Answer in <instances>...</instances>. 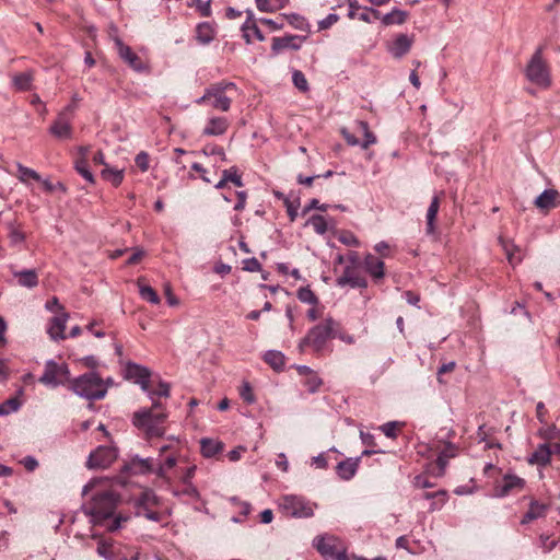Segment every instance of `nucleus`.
Here are the masks:
<instances>
[{
  "instance_id": "obj_1",
  "label": "nucleus",
  "mask_w": 560,
  "mask_h": 560,
  "mask_svg": "<svg viewBox=\"0 0 560 560\" xmlns=\"http://www.w3.org/2000/svg\"><path fill=\"white\" fill-rule=\"evenodd\" d=\"M106 483V479L94 478L83 487L82 494L86 495L92 492V497L82 505V510L93 525L106 526L108 530L114 532L121 527V522L127 521V517H113L119 495L114 490L107 489Z\"/></svg>"
},
{
  "instance_id": "obj_2",
  "label": "nucleus",
  "mask_w": 560,
  "mask_h": 560,
  "mask_svg": "<svg viewBox=\"0 0 560 560\" xmlns=\"http://www.w3.org/2000/svg\"><path fill=\"white\" fill-rule=\"evenodd\" d=\"M159 408H143L133 413L132 423L147 440L162 438L165 434L164 423L168 417L165 411H156Z\"/></svg>"
},
{
  "instance_id": "obj_3",
  "label": "nucleus",
  "mask_w": 560,
  "mask_h": 560,
  "mask_svg": "<svg viewBox=\"0 0 560 560\" xmlns=\"http://www.w3.org/2000/svg\"><path fill=\"white\" fill-rule=\"evenodd\" d=\"M70 389L81 398L100 400L106 396L107 385L96 372L91 371L73 378Z\"/></svg>"
},
{
  "instance_id": "obj_4",
  "label": "nucleus",
  "mask_w": 560,
  "mask_h": 560,
  "mask_svg": "<svg viewBox=\"0 0 560 560\" xmlns=\"http://www.w3.org/2000/svg\"><path fill=\"white\" fill-rule=\"evenodd\" d=\"M236 92L237 86L234 82H217L207 88L203 95L196 100V103L198 105L208 103L215 109L228 112L232 103L231 95Z\"/></svg>"
},
{
  "instance_id": "obj_5",
  "label": "nucleus",
  "mask_w": 560,
  "mask_h": 560,
  "mask_svg": "<svg viewBox=\"0 0 560 560\" xmlns=\"http://www.w3.org/2000/svg\"><path fill=\"white\" fill-rule=\"evenodd\" d=\"M337 327L338 324L332 318H326L308 330L307 335L299 342V351L304 352L306 347H311L315 352L323 351L326 342L336 337Z\"/></svg>"
},
{
  "instance_id": "obj_6",
  "label": "nucleus",
  "mask_w": 560,
  "mask_h": 560,
  "mask_svg": "<svg viewBox=\"0 0 560 560\" xmlns=\"http://www.w3.org/2000/svg\"><path fill=\"white\" fill-rule=\"evenodd\" d=\"M317 505L302 495L287 494L279 499V509L288 516L307 518Z\"/></svg>"
},
{
  "instance_id": "obj_7",
  "label": "nucleus",
  "mask_w": 560,
  "mask_h": 560,
  "mask_svg": "<svg viewBox=\"0 0 560 560\" xmlns=\"http://www.w3.org/2000/svg\"><path fill=\"white\" fill-rule=\"evenodd\" d=\"M526 78L532 83L547 88L550 84L549 70L542 59V48L538 47L526 67Z\"/></svg>"
},
{
  "instance_id": "obj_8",
  "label": "nucleus",
  "mask_w": 560,
  "mask_h": 560,
  "mask_svg": "<svg viewBox=\"0 0 560 560\" xmlns=\"http://www.w3.org/2000/svg\"><path fill=\"white\" fill-rule=\"evenodd\" d=\"M70 371L65 363H57L55 360H48L45 363L44 373L39 382L47 387H58L69 381Z\"/></svg>"
},
{
  "instance_id": "obj_9",
  "label": "nucleus",
  "mask_w": 560,
  "mask_h": 560,
  "mask_svg": "<svg viewBox=\"0 0 560 560\" xmlns=\"http://www.w3.org/2000/svg\"><path fill=\"white\" fill-rule=\"evenodd\" d=\"M124 376L126 380L139 385L140 388L148 395L151 401H154V394L151 393V371L135 362H127L124 368Z\"/></svg>"
},
{
  "instance_id": "obj_10",
  "label": "nucleus",
  "mask_w": 560,
  "mask_h": 560,
  "mask_svg": "<svg viewBox=\"0 0 560 560\" xmlns=\"http://www.w3.org/2000/svg\"><path fill=\"white\" fill-rule=\"evenodd\" d=\"M314 546L325 560H347L346 549L334 536H320L315 538Z\"/></svg>"
},
{
  "instance_id": "obj_11",
  "label": "nucleus",
  "mask_w": 560,
  "mask_h": 560,
  "mask_svg": "<svg viewBox=\"0 0 560 560\" xmlns=\"http://www.w3.org/2000/svg\"><path fill=\"white\" fill-rule=\"evenodd\" d=\"M75 105H67L57 116L49 128L50 135L57 139L66 140L72 137L71 120L74 116Z\"/></svg>"
},
{
  "instance_id": "obj_12",
  "label": "nucleus",
  "mask_w": 560,
  "mask_h": 560,
  "mask_svg": "<svg viewBox=\"0 0 560 560\" xmlns=\"http://www.w3.org/2000/svg\"><path fill=\"white\" fill-rule=\"evenodd\" d=\"M117 456L118 454L115 447L102 445L90 453L86 466L90 469L107 468L116 460Z\"/></svg>"
},
{
  "instance_id": "obj_13",
  "label": "nucleus",
  "mask_w": 560,
  "mask_h": 560,
  "mask_svg": "<svg viewBox=\"0 0 560 560\" xmlns=\"http://www.w3.org/2000/svg\"><path fill=\"white\" fill-rule=\"evenodd\" d=\"M182 454L180 452H172L166 456L162 457L155 463L154 474L162 479L167 486L172 483V477L170 476V471L174 469L177 463L180 460Z\"/></svg>"
},
{
  "instance_id": "obj_14",
  "label": "nucleus",
  "mask_w": 560,
  "mask_h": 560,
  "mask_svg": "<svg viewBox=\"0 0 560 560\" xmlns=\"http://www.w3.org/2000/svg\"><path fill=\"white\" fill-rule=\"evenodd\" d=\"M115 46L117 48V52L119 57L126 62L131 69L137 72H142L145 70V65L141 60V58L132 51V49L122 43L119 37L114 38Z\"/></svg>"
},
{
  "instance_id": "obj_15",
  "label": "nucleus",
  "mask_w": 560,
  "mask_h": 560,
  "mask_svg": "<svg viewBox=\"0 0 560 560\" xmlns=\"http://www.w3.org/2000/svg\"><path fill=\"white\" fill-rule=\"evenodd\" d=\"M525 487V480L516 475L506 474L494 487V495L504 498L513 491H521Z\"/></svg>"
},
{
  "instance_id": "obj_16",
  "label": "nucleus",
  "mask_w": 560,
  "mask_h": 560,
  "mask_svg": "<svg viewBox=\"0 0 560 560\" xmlns=\"http://www.w3.org/2000/svg\"><path fill=\"white\" fill-rule=\"evenodd\" d=\"M350 19H358L360 21L372 23L374 20L381 18L378 10L368 7H361L357 1H349V13Z\"/></svg>"
},
{
  "instance_id": "obj_17",
  "label": "nucleus",
  "mask_w": 560,
  "mask_h": 560,
  "mask_svg": "<svg viewBox=\"0 0 560 560\" xmlns=\"http://www.w3.org/2000/svg\"><path fill=\"white\" fill-rule=\"evenodd\" d=\"M125 469L132 475H145L155 470V460L151 457L142 458L138 455L133 456L125 466Z\"/></svg>"
},
{
  "instance_id": "obj_18",
  "label": "nucleus",
  "mask_w": 560,
  "mask_h": 560,
  "mask_svg": "<svg viewBox=\"0 0 560 560\" xmlns=\"http://www.w3.org/2000/svg\"><path fill=\"white\" fill-rule=\"evenodd\" d=\"M413 37L407 34L397 35L388 46L390 55L397 59L404 57L410 50Z\"/></svg>"
},
{
  "instance_id": "obj_19",
  "label": "nucleus",
  "mask_w": 560,
  "mask_h": 560,
  "mask_svg": "<svg viewBox=\"0 0 560 560\" xmlns=\"http://www.w3.org/2000/svg\"><path fill=\"white\" fill-rule=\"evenodd\" d=\"M68 318L69 314L67 312H60L51 318L47 328V332L52 340H60L66 338L65 329Z\"/></svg>"
},
{
  "instance_id": "obj_20",
  "label": "nucleus",
  "mask_w": 560,
  "mask_h": 560,
  "mask_svg": "<svg viewBox=\"0 0 560 560\" xmlns=\"http://www.w3.org/2000/svg\"><path fill=\"white\" fill-rule=\"evenodd\" d=\"M552 450L548 443H541L530 454L527 462L530 465L546 467L551 462Z\"/></svg>"
},
{
  "instance_id": "obj_21",
  "label": "nucleus",
  "mask_w": 560,
  "mask_h": 560,
  "mask_svg": "<svg viewBox=\"0 0 560 560\" xmlns=\"http://www.w3.org/2000/svg\"><path fill=\"white\" fill-rule=\"evenodd\" d=\"M302 46V38L300 36L291 35L284 37H275L272 39L271 49L275 54H279L285 49L299 50Z\"/></svg>"
},
{
  "instance_id": "obj_22",
  "label": "nucleus",
  "mask_w": 560,
  "mask_h": 560,
  "mask_svg": "<svg viewBox=\"0 0 560 560\" xmlns=\"http://www.w3.org/2000/svg\"><path fill=\"white\" fill-rule=\"evenodd\" d=\"M384 261L372 254H368L364 257L363 268L374 280H381L384 278Z\"/></svg>"
},
{
  "instance_id": "obj_23",
  "label": "nucleus",
  "mask_w": 560,
  "mask_h": 560,
  "mask_svg": "<svg viewBox=\"0 0 560 560\" xmlns=\"http://www.w3.org/2000/svg\"><path fill=\"white\" fill-rule=\"evenodd\" d=\"M560 194L556 189H545L536 197L534 205L540 210H549L559 206Z\"/></svg>"
},
{
  "instance_id": "obj_24",
  "label": "nucleus",
  "mask_w": 560,
  "mask_h": 560,
  "mask_svg": "<svg viewBox=\"0 0 560 560\" xmlns=\"http://www.w3.org/2000/svg\"><path fill=\"white\" fill-rule=\"evenodd\" d=\"M12 273L22 288L34 289L38 285V275L35 269L13 270Z\"/></svg>"
},
{
  "instance_id": "obj_25",
  "label": "nucleus",
  "mask_w": 560,
  "mask_h": 560,
  "mask_svg": "<svg viewBox=\"0 0 560 560\" xmlns=\"http://www.w3.org/2000/svg\"><path fill=\"white\" fill-rule=\"evenodd\" d=\"M360 458H347L346 460H342L338 463L336 467L337 475L342 480H350L354 477L357 474V470L359 468Z\"/></svg>"
},
{
  "instance_id": "obj_26",
  "label": "nucleus",
  "mask_w": 560,
  "mask_h": 560,
  "mask_svg": "<svg viewBox=\"0 0 560 560\" xmlns=\"http://www.w3.org/2000/svg\"><path fill=\"white\" fill-rule=\"evenodd\" d=\"M547 504L536 500L532 501L528 511L523 515L521 520V524H528L535 520L544 517L547 513Z\"/></svg>"
},
{
  "instance_id": "obj_27",
  "label": "nucleus",
  "mask_w": 560,
  "mask_h": 560,
  "mask_svg": "<svg viewBox=\"0 0 560 560\" xmlns=\"http://www.w3.org/2000/svg\"><path fill=\"white\" fill-rule=\"evenodd\" d=\"M229 127V121L225 117H212L208 120L203 135L206 136H221Z\"/></svg>"
},
{
  "instance_id": "obj_28",
  "label": "nucleus",
  "mask_w": 560,
  "mask_h": 560,
  "mask_svg": "<svg viewBox=\"0 0 560 560\" xmlns=\"http://www.w3.org/2000/svg\"><path fill=\"white\" fill-rule=\"evenodd\" d=\"M440 209V199L438 196H434L429 205V208L427 210V226H425V233L428 235H433L435 233V219L438 215Z\"/></svg>"
},
{
  "instance_id": "obj_29",
  "label": "nucleus",
  "mask_w": 560,
  "mask_h": 560,
  "mask_svg": "<svg viewBox=\"0 0 560 560\" xmlns=\"http://www.w3.org/2000/svg\"><path fill=\"white\" fill-rule=\"evenodd\" d=\"M223 450V444L214 439L203 438L200 440V451L203 457L210 458Z\"/></svg>"
},
{
  "instance_id": "obj_30",
  "label": "nucleus",
  "mask_w": 560,
  "mask_h": 560,
  "mask_svg": "<svg viewBox=\"0 0 560 560\" xmlns=\"http://www.w3.org/2000/svg\"><path fill=\"white\" fill-rule=\"evenodd\" d=\"M101 176L104 180L110 183L115 187H118L124 180L125 172L124 170L105 165L101 171Z\"/></svg>"
},
{
  "instance_id": "obj_31",
  "label": "nucleus",
  "mask_w": 560,
  "mask_h": 560,
  "mask_svg": "<svg viewBox=\"0 0 560 560\" xmlns=\"http://www.w3.org/2000/svg\"><path fill=\"white\" fill-rule=\"evenodd\" d=\"M383 25L389 26V25H401L406 22L407 19V12L402 11L398 8H394L390 12L384 14L380 18Z\"/></svg>"
},
{
  "instance_id": "obj_32",
  "label": "nucleus",
  "mask_w": 560,
  "mask_h": 560,
  "mask_svg": "<svg viewBox=\"0 0 560 560\" xmlns=\"http://www.w3.org/2000/svg\"><path fill=\"white\" fill-rule=\"evenodd\" d=\"M214 38V30L212 28V26L207 23V22H202V23H199L196 27V39L202 44V45H207L209 43H211Z\"/></svg>"
},
{
  "instance_id": "obj_33",
  "label": "nucleus",
  "mask_w": 560,
  "mask_h": 560,
  "mask_svg": "<svg viewBox=\"0 0 560 560\" xmlns=\"http://www.w3.org/2000/svg\"><path fill=\"white\" fill-rule=\"evenodd\" d=\"M447 498H448V495L445 490H439L435 492H425L422 495V499L429 500V501L439 499V503H430L429 511H431V512L441 510L444 506V504L446 503Z\"/></svg>"
},
{
  "instance_id": "obj_34",
  "label": "nucleus",
  "mask_w": 560,
  "mask_h": 560,
  "mask_svg": "<svg viewBox=\"0 0 560 560\" xmlns=\"http://www.w3.org/2000/svg\"><path fill=\"white\" fill-rule=\"evenodd\" d=\"M264 360L276 371H281L284 368V354L280 351H266L264 354Z\"/></svg>"
},
{
  "instance_id": "obj_35",
  "label": "nucleus",
  "mask_w": 560,
  "mask_h": 560,
  "mask_svg": "<svg viewBox=\"0 0 560 560\" xmlns=\"http://www.w3.org/2000/svg\"><path fill=\"white\" fill-rule=\"evenodd\" d=\"M243 36L247 43H250L254 38L262 42L265 36L262 35L259 27L254 22H245L242 26Z\"/></svg>"
},
{
  "instance_id": "obj_36",
  "label": "nucleus",
  "mask_w": 560,
  "mask_h": 560,
  "mask_svg": "<svg viewBox=\"0 0 560 560\" xmlns=\"http://www.w3.org/2000/svg\"><path fill=\"white\" fill-rule=\"evenodd\" d=\"M499 244L501 245L502 249L504 250V253L506 255L509 262L512 266H515L521 261L520 258H515V252H517L518 248L512 241L505 240L504 237L500 236Z\"/></svg>"
},
{
  "instance_id": "obj_37",
  "label": "nucleus",
  "mask_w": 560,
  "mask_h": 560,
  "mask_svg": "<svg viewBox=\"0 0 560 560\" xmlns=\"http://www.w3.org/2000/svg\"><path fill=\"white\" fill-rule=\"evenodd\" d=\"M33 77L30 72L19 73L13 77V85L18 91H28L32 86Z\"/></svg>"
},
{
  "instance_id": "obj_38",
  "label": "nucleus",
  "mask_w": 560,
  "mask_h": 560,
  "mask_svg": "<svg viewBox=\"0 0 560 560\" xmlns=\"http://www.w3.org/2000/svg\"><path fill=\"white\" fill-rule=\"evenodd\" d=\"M538 436L546 441H558L560 442V429L553 424H546L540 428L537 432Z\"/></svg>"
},
{
  "instance_id": "obj_39",
  "label": "nucleus",
  "mask_w": 560,
  "mask_h": 560,
  "mask_svg": "<svg viewBox=\"0 0 560 560\" xmlns=\"http://www.w3.org/2000/svg\"><path fill=\"white\" fill-rule=\"evenodd\" d=\"M74 168L86 182L94 184L95 178L92 172L89 170L86 159H75Z\"/></svg>"
},
{
  "instance_id": "obj_40",
  "label": "nucleus",
  "mask_w": 560,
  "mask_h": 560,
  "mask_svg": "<svg viewBox=\"0 0 560 560\" xmlns=\"http://www.w3.org/2000/svg\"><path fill=\"white\" fill-rule=\"evenodd\" d=\"M154 394V401H152L153 408H161L162 405L159 402V398H167L170 396V384L164 381H159L156 389H151Z\"/></svg>"
},
{
  "instance_id": "obj_41",
  "label": "nucleus",
  "mask_w": 560,
  "mask_h": 560,
  "mask_svg": "<svg viewBox=\"0 0 560 560\" xmlns=\"http://www.w3.org/2000/svg\"><path fill=\"white\" fill-rule=\"evenodd\" d=\"M166 441L167 443H162L158 446L160 457H164L172 452H180L178 447L179 441L177 438L172 435L168 436Z\"/></svg>"
},
{
  "instance_id": "obj_42",
  "label": "nucleus",
  "mask_w": 560,
  "mask_h": 560,
  "mask_svg": "<svg viewBox=\"0 0 560 560\" xmlns=\"http://www.w3.org/2000/svg\"><path fill=\"white\" fill-rule=\"evenodd\" d=\"M359 128L361 129V131L363 132V136H364V140L360 143V147L362 149H368L370 145L372 144H375L376 143V137L373 132L370 131L369 129V124L366 121H363V120H359L357 121Z\"/></svg>"
},
{
  "instance_id": "obj_43",
  "label": "nucleus",
  "mask_w": 560,
  "mask_h": 560,
  "mask_svg": "<svg viewBox=\"0 0 560 560\" xmlns=\"http://www.w3.org/2000/svg\"><path fill=\"white\" fill-rule=\"evenodd\" d=\"M337 284L339 287L350 285L351 288H366L368 281L365 278L354 275L351 278H338Z\"/></svg>"
},
{
  "instance_id": "obj_44",
  "label": "nucleus",
  "mask_w": 560,
  "mask_h": 560,
  "mask_svg": "<svg viewBox=\"0 0 560 560\" xmlns=\"http://www.w3.org/2000/svg\"><path fill=\"white\" fill-rule=\"evenodd\" d=\"M307 224L312 225L314 231L319 234V235H323L327 232L328 230V223L325 219V217L320 215V214H314L312 215L308 220H307Z\"/></svg>"
},
{
  "instance_id": "obj_45",
  "label": "nucleus",
  "mask_w": 560,
  "mask_h": 560,
  "mask_svg": "<svg viewBox=\"0 0 560 560\" xmlns=\"http://www.w3.org/2000/svg\"><path fill=\"white\" fill-rule=\"evenodd\" d=\"M447 460L448 459L444 457V455L439 454L435 463L428 467V471L434 477L443 476L447 466Z\"/></svg>"
},
{
  "instance_id": "obj_46",
  "label": "nucleus",
  "mask_w": 560,
  "mask_h": 560,
  "mask_svg": "<svg viewBox=\"0 0 560 560\" xmlns=\"http://www.w3.org/2000/svg\"><path fill=\"white\" fill-rule=\"evenodd\" d=\"M222 177L226 183H232L236 187H242L244 185L242 176L238 174V170L236 166H232L228 170L222 171Z\"/></svg>"
},
{
  "instance_id": "obj_47",
  "label": "nucleus",
  "mask_w": 560,
  "mask_h": 560,
  "mask_svg": "<svg viewBox=\"0 0 560 560\" xmlns=\"http://www.w3.org/2000/svg\"><path fill=\"white\" fill-rule=\"evenodd\" d=\"M19 178L23 183H27L28 179H34L36 182L42 180L40 175L34 171L33 168L26 167L22 164H18Z\"/></svg>"
},
{
  "instance_id": "obj_48",
  "label": "nucleus",
  "mask_w": 560,
  "mask_h": 560,
  "mask_svg": "<svg viewBox=\"0 0 560 560\" xmlns=\"http://www.w3.org/2000/svg\"><path fill=\"white\" fill-rule=\"evenodd\" d=\"M159 503L158 495L152 490H145L139 498V508L147 509L154 506Z\"/></svg>"
},
{
  "instance_id": "obj_49",
  "label": "nucleus",
  "mask_w": 560,
  "mask_h": 560,
  "mask_svg": "<svg viewBox=\"0 0 560 560\" xmlns=\"http://www.w3.org/2000/svg\"><path fill=\"white\" fill-rule=\"evenodd\" d=\"M21 401L16 397H12L0 404V416H8L20 409Z\"/></svg>"
},
{
  "instance_id": "obj_50",
  "label": "nucleus",
  "mask_w": 560,
  "mask_h": 560,
  "mask_svg": "<svg viewBox=\"0 0 560 560\" xmlns=\"http://www.w3.org/2000/svg\"><path fill=\"white\" fill-rule=\"evenodd\" d=\"M139 294L143 300L150 302L151 304L160 303V298H159L158 293L150 285L140 284L139 285Z\"/></svg>"
},
{
  "instance_id": "obj_51",
  "label": "nucleus",
  "mask_w": 560,
  "mask_h": 560,
  "mask_svg": "<svg viewBox=\"0 0 560 560\" xmlns=\"http://www.w3.org/2000/svg\"><path fill=\"white\" fill-rule=\"evenodd\" d=\"M298 299L301 302L311 305H315L318 303L317 296L308 287H303L298 290Z\"/></svg>"
},
{
  "instance_id": "obj_52",
  "label": "nucleus",
  "mask_w": 560,
  "mask_h": 560,
  "mask_svg": "<svg viewBox=\"0 0 560 560\" xmlns=\"http://www.w3.org/2000/svg\"><path fill=\"white\" fill-rule=\"evenodd\" d=\"M287 20L290 25H292L294 28L300 31H307L308 30V23L305 18L298 13H291L287 15Z\"/></svg>"
},
{
  "instance_id": "obj_53",
  "label": "nucleus",
  "mask_w": 560,
  "mask_h": 560,
  "mask_svg": "<svg viewBox=\"0 0 560 560\" xmlns=\"http://www.w3.org/2000/svg\"><path fill=\"white\" fill-rule=\"evenodd\" d=\"M292 81L296 89L300 91H307L308 84L304 73L300 70H294L292 73Z\"/></svg>"
},
{
  "instance_id": "obj_54",
  "label": "nucleus",
  "mask_w": 560,
  "mask_h": 560,
  "mask_svg": "<svg viewBox=\"0 0 560 560\" xmlns=\"http://www.w3.org/2000/svg\"><path fill=\"white\" fill-rule=\"evenodd\" d=\"M202 153L207 156H214V155L219 156L221 161L226 160V155H225L223 149L215 144L205 145V148L202 149Z\"/></svg>"
},
{
  "instance_id": "obj_55",
  "label": "nucleus",
  "mask_w": 560,
  "mask_h": 560,
  "mask_svg": "<svg viewBox=\"0 0 560 560\" xmlns=\"http://www.w3.org/2000/svg\"><path fill=\"white\" fill-rule=\"evenodd\" d=\"M257 9L261 12L273 11L282 0H255Z\"/></svg>"
},
{
  "instance_id": "obj_56",
  "label": "nucleus",
  "mask_w": 560,
  "mask_h": 560,
  "mask_svg": "<svg viewBox=\"0 0 560 560\" xmlns=\"http://www.w3.org/2000/svg\"><path fill=\"white\" fill-rule=\"evenodd\" d=\"M10 243L14 246L20 245L24 242L25 235L22 231L14 228L12 223H10V232H9Z\"/></svg>"
},
{
  "instance_id": "obj_57",
  "label": "nucleus",
  "mask_w": 560,
  "mask_h": 560,
  "mask_svg": "<svg viewBox=\"0 0 560 560\" xmlns=\"http://www.w3.org/2000/svg\"><path fill=\"white\" fill-rule=\"evenodd\" d=\"M540 548L545 553L552 551L559 544V540H550L548 535L539 536Z\"/></svg>"
},
{
  "instance_id": "obj_58",
  "label": "nucleus",
  "mask_w": 560,
  "mask_h": 560,
  "mask_svg": "<svg viewBox=\"0 0 560 560\" xmlns=\"http://www.w3.org/2000/svg\"><path fill=\"white\" fill-rule=\"evenodd\" d=\"M136 165L140 168L141 172H147L149 170V154L144 151L139 152L135 158Z\"/></svg>"
},
{
  "instance_id": "obj_59",
  "label": "nucleus",
  "mask_w": 560,
  "mask_h": 560,
  "mask_svg": "<svg viewBox=\"0 0 560 560\" xmlns=\"http://www.w3.org/2000/svg\"><path fill=\"white\" fill-rule=\"evenodd\" d=\"M342 244L347 245V246H353V247H358L360 245V241L358 240V237L351 233V232H345L342 233L339 238H338Z\"/></svg>"
},
{
  "instance_id": "obj_60",
  "label": "nucleus",
  "mask_w": 560,
  "mask_h": 560,
  "mask_svg": "<svg viewBox=\"0 0 560 560\" xmlns=\"http://www.w3.org/2000/svg\"><path fill=\"white\" fill-rule=\"evenodd\" d=\"M398 422L396 421H389L380 427V430L390 439L396 438V429H397Z\"/></svg>"
},
{
  "instance_id": "obj_61",
  "label": "nucleus",
  "mask_w": 560,
  "mask_h": 560,
  "mask_svg": "<svg viewBox=\"0 0 560 560\" xmlns=\"http://www.w3.org/2000/svg\"><path fill=\"white\" fill-rule=\"evenodd\" d=\"M243 269L245 271L256 272L261 269V265L255 257H252L243 260Z\"/></svg>"
},
{
  "instance_id": "obj_62",
  "label": "nucleus",
  "mask_w": 560,
  "mask_h": 560,
  "mask_svg": "<svg viewBox=\"0 0 560 560\" xmlns=\"http://www.w3.org/2000/svg\"><path fill=\"white\" fill-rule=\"evenodd\" d=\"M240 395L243 398V400L246 401L247 404L255 402V396L253 394V390H252V387H250L249 383H244L243 384V386L241 388V392H240Z\"/></svg>"
},
{
  "instance_id": "obj_63",
  "label": "nucleus",
  "mask_w": 560,
  "mask_h": 560,
  "mask_svg": "<svg viewBox=\"0 0 560 560\" xmlns=\"http://www.w3.org/2000/svg\"><path fill=\"white\" fill-rule=\"evenodd\" d=\"M338 21V15L330 13L323 20L318 22V28L320 31L329 28L331 25H334Z\"/></svg>"
},
{
  "instance_id": "obj_64",
  "label": "nucleus",
  "mask_w": 560,
  "mask_h": 560,
  "mask_svg": "<svg viewBox=\"0 0 560 560\" xmlns=\"http://www.w3.org/2000/svg\"><path fill=\"white\" fill-rule=\"evenodd\" d=\"M45 307L47 311L52 313L59 314L60 312H65L63 307L60 305L59 300L56 296L48 300L45 304Z\"/></svg>"
}]
</instances>
